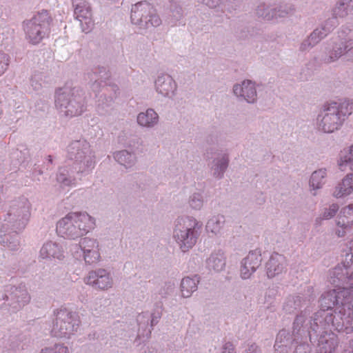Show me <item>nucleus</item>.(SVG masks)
I'll list each match as a JSON object with an SVG mask.
<instances>
[{"label":"nucleus","instance_id":"nucleus-27","mask_svg":"<svg viewBox=\"0 0 353 353\" xmlns=\"http://www.w3.org/2000/svg\"><path fill=\"white\" fill-rule=\"evenodd\" d=\"M41 353H68L67 347L55 345L54 348H46L42 350Z\"/></svg>","mask_w":353,"mask_h":353},{"label":"nucleus","instance_id":"nucleus-17","mask_svg":"<svg viewBox=\"0 0 353 353\" xmlns=\"http://www.w3.org/2000/svg\"><path fill=\"white\" fill-rule=\"evenodd\" d=\"M40 254L43 259L52 256L60 259L63 257L61 248L56 243L52 242L44 244L41 249Z\"/></svg>","mask_w":353,"mask_h":353},{"label":"nucleus","instance_id":"nucleus-39","mask_svg":"<svg viewBox=\"0 0 353 353\" xmlns=\"http://www.w3.org/2000/svg\"><path fill=\"white\" fill-rule=\"evenodd\" d=\"M352 276H353V275L351 276V277H352Z\"/></svg>","mask_w":353,"mask_h":353},{"label":"nucleus","instance_id":"nucleus-13","mask_svg":"<svg viewBox=\"0 0 353 353\" xmlns=\"http://www.w3.org/2000/svg\"><path fill=\"white\" fill-rule=\"evenodd\" d=\"M74 15L76 19H78L82 25L84 23L87 26V28L83 30H87L92 26V12L88 3L81 1L79 3L76 4Z\"/></svg>","mask_w":353,"mask_h":353},{"label":"nucleus","instance_id":"nucleus-29","mask_svg":"<svg viewBox=\"0 0 353 353\" xmlns=\"http://www.w3.org/2000/svg\"><path fill=\"white\" fill-rule=\"evenodd\" d=\"M8 57L4 53H0V75H1L8 65Z\"/></svg>","mask_w":353,"mask_h":353},{"label":"nucleus","instance_id":"nucleus-35","mask_svg":"<svg viewBox=\"0 0 353 353\" xmlns=\"http://www.w3.org/2000/svg\"><path fill=\"white\" fill-rule=\"evenodd\" d=\"M340 10L345 11V5L344 4H341L337 8V9H336L335 12H336V14H339L340 17H343L344 15L346 14V12H345L344 14H339V11H340Z\"/></svg>","mask_w":353,"mask_h":353},{"label":"nucleus","instance_id":"nucleus-36","mask_svg":"<svg viewBox=\"0 0 353 353\" xmlns=\"http://www.w3.org/2000/svg\"><path fill=\"white\" fill-rule=\"evenodd\" d=\"M227 165H228V160L226 159H223V161L221 162V163L220 165V169L221 170H223L226 168Z\"/></svg>","mask_w":353,"mask_h":353},{"label":"nucleus","instance_id":"nucleus-3","mask_svg":"<svg viewBox=\"0 0 353 353\" xmlns=\"http://www.w3.org/2000/svg\"><path fill=\"white\" fill-rule=\"evenodd\" d=\"M49 29V16L46 11L39 13L26 23V32L33 44L39 43Z\"/></svg>","mask_w":353,"mask_h":353},{"label":"nucleus","instance_id":"nucleus-19","mask_svg":"<svg viewBox=\"0 0 353 353\" xmlns=\"http://www.w3.org/2000/svg\"><path fill=\"white\" fill-rule=\"evenodd\" d=\"M197 285L194 279L186 277L183 279L181 283V291L183 297H189L192 293L196 291Z\"/></svg>","mask_w":353,"mask_h":353},{"label":"nucleus","instance_id":"nucleus-21","mask_svg":"<svg viewBox=\"0 0 353 353\" xmlns=\"http://www.w3.org/2000/svg\"><path fill=\"white\" fill-rule=\"evenodd\" d=\"M348 44H342V46H339V48H337V50H334L333 52H331V54L330 56V57L327 59V60L326 61V62L327 63H330V62H332V61H335L336 59H337L338 58H339L341 56H342L345 52H347V48H350L348 50H350L352 48V44H353V42H352L351 41H349L348 42Z\"/></svg>","mask_w":353,"mask_h":353},{"label":"nucleus","instance_id":"nucleus-15","mask_svg":"<svg viewBox=\"0 0 353 353\" xmlns=\"http://www.w3.org/2000/svg\"><path fill=\"white\" fill-rule=\"evenodd\" d=\"M156 88L158 92L164 96H168L175 90V83L169 75L159 77L156 81Z\"/></svg>","mask_w":353,"mask_h":353},{"label":"nucleus","instance_id":"nucleus-23","mask_svg":"<svg viewBox=\"0 0 353 353\" xmlns=\"http://www.w3.org/2000/svg\"><path fill=\"white\" fill-rule=\"evenodd\" d=\"M114 158L119 163L125 166H127V164H129L134 159L133 155L125 150L116 153Z\"/></svg>","mask_w":353,"mask_h":353},{"label":"nucleus","instance_id":"nucleus-20","mask_svg":"<svg viewBox=\"0 0 353 353\" xmlns=\"http://www.w3.org/2000/svg\"><path fill=\"white\" fill-rule=\"evenodd\" d=\"M326 175L325 170H319L312 173L310 179L311 186L314 189L320 188L323 183V179Z\"/></svg>","mask_w":353,"mask_h":353},{"label":"nucleus","instance_id":"nucleus-37","mask_svg":"<svg viewBox=\"0 0 353 353\" xmlns=\"http://www.w3.org/2000/svg\"><path fill=\"white\" fill-rule=\"evenodd\" d=\"M317 34H318V32H317V30L314 31V32L311 34V35H310V39H312L313 38H315V37L317 36Z\"/></svg>","mask_w":353,"mask_h":353},{"label":"nucleus","instance_id":"nucleus-38","mask_svg":"<svg viewBox=\"0 0 353 353\" xmlns=\"http://www.w3.org/2000/svg\"><path fill=\"white\" fill-rule=\"evenodd\" d=\"M52 159L51 156H49V161H50V162H52Z\"/></svg>","mask_w":353,"mask_h":353},{"label":"nucleus","instance_id":"nucleus-24","mask_svg":"<svg viewBox=\"0 0 353 353\" xmlns=\"http://www.w3.org/2000/svg\"><path fill=\"white\" fill-rule=\"evenodd\" d=\"M336 106L339 108V116L341 118L344 119L345 116L350 115L352 113L353 110V102L350 101H345L341 103L340 105L336 104Z\"/></svg>","mask_w":353,"mask_h":353},{"label":"nucleus","instance_id":"nucleus-32","mask_svg":"<svg viewBox=\"0 0 353 353\" xmlns=\"http://www.w3.org/2000/svg\"><path fill=\"white\" fill-rule=\"evenodd\" d=\"M204 3L210 8H214L219 5L220 0H203Z\"/></svg>","mask_w":353,"mask_h":353},{"label":"nucleus","instance_id":"nucleus-1","mask_svg":"<svg viewBox=\"0 0 353 353\" xmlns=\"http://www.w3.org/2000/svg\"><path fill=\"white\" fill-rule=\"evenodd\" d=\"M93 219L86 213L70 212L57 225V232L64 238L76 239L94 227Z\"/></svg>","mask_w":353,"mask_h":353},{"label":"nucleus","instance_id":"nucleus-28","mask_svg":"<svg viewBox=\"0 0 353 353\" xmlns=\"http://www.w3.org/2000/svg\"><path fill=\"white\" fill-rule=\"evenodd\" d=\"M339 210L336 204H332L328 209H326L323 213V219H329L333 217Z\"/></svg>","mask_w":353,"mask_h":353},{"label":"nucleus","instance_id":"nucleus-16","mask_svg":"<svg viewBox=\"0 0 353 353\" xmlns=\"http://www.w3.org/2000/svg\"><path fill=\"white\" fill-rule=\"evenodd\" d=\"M208 267L214 271H221L225 265V256L223 252L212 253L207 261Z\"/></svg>","mask_w":353,"mask_h":353},{"label":"nucleus","instance_id":"nucleus-2","mask_svg":"<svg viewBox=\"0 0 353 353\" xmlns=\"http://www.w3.org/2000/svg\"><path fill=\"white\" fill-rule=\"evenodd\" d=\"M339 168L342 171L349 168L353 170V145L347 150H343L340 153L339 161ZM353 192V173L347 176L338 184L333 192L334 196L341 198L350 195Z\"/></svg>","mask_w":353,"mask_h":353},{"label":"nucleus","instance_id":"nucleus-10","mask_svg":"<svg viewBox=\"0 0 353 353\" xmlns=\"http://www.w3.org/2000/svg\"><path fill=\"white\" fill-rule=\"evenodd\" d=\"M85 283L101 290H105L112 286V279L105 270L90 272L85 278Z\"/></svg>","mask_w":353,"mask_h":353},{"label":"nucleus","instance_id":"nucleus-14","mask_svg":"<svg viewBox=\"0 0 353 353\" xmlns=\"http://www.w3.org/2000/svg\"><path fill=\"white\" fill-rule=\"evenodd\" d=\"M233 90L235 95L243 97L249 103H252L256 99V92L254 83L251 81H245L242 85H234Z\"/></svg>","mask_w":353,"mask_h":353},{"label":"nucleus","instance_id":"nucleus-5","mask_svg":"<svg viewBox=\"0 0 353 353\" xmlns=\"http://www.w3.org/2000/svg\"><path fill=\"white\" fill-rule=\"evenodd\" d=\"M154 10L152 6L147 2L136 3L132 8L131 20L132 23L137 24L143 21L150 22L153 26L161 24V19L153 12Z\"/></svg>","mask_w":353,"mask_h":353},{"label":"nucleus","instance_id":"nucleus-26","mask_svg":"<svg viewBox=\"0 0 353 353\" xmlns=\"http://www.w3.org/2000/svg\"><path fill=\"white\" fill-rule=\"evenodd\" d=\"M220 222L218 221L216 219H210L206 225V230L208 232L212 233H217L220 230Z\"/></svg>","mask_w":353,"mask_h":353},{"label":"nucleus","instance_id":"nucleus-34","mask_svg":"<svg viewBox=\"0 0 353 353\" xmlns=\"http://www.w3.org/2000/svg\"><path fill=\"white\" fill-rule=\"evenodd\" d=\"M258 351V346L255 344H252L248 347V349L246 350V353H256Z\"/></svg>","mask_w":353,"mask_h":353},{"label":"nucleus","instance_id":"nucleus-8","mask_svg":"<svg viewBox=\"0 0 353 353\" xmlns=\"http://www.w3.org/2000/svg\"><path fill=\"white\" fill-rule=\"evenodd\" d=\"M71 319V313L67 312L66 310H60L53 325L52 334L56 337L68 336L74 330V325H78V323H72L70 321Z\"/></svg>","mask_w":353,"mask_h":353},{"label":"nucleus","instance_id":"nucleus-25","mask_svg":"<svg viewBox=\"0 0 353 353\" xmlns=\"http://www.w3.org/2000/svg\"><path fill=\"white\" fill-rule=\"evenodd\" d=\"M65 108H67L66 114L71 117L78 116L83 112V107L79 104H77V108H76L74 104L71 100L67 102Z\"/></svg>","mask_w":353,"mask_h":353},{"label":"nucleus","instance_id":"nucleus-4","mask_svg":"<svg viewBox=\"0 0 353 353\" xmlns=\"http://www.w3.org/2000/svg\"><path fill=\"white\" fill-rule=\"evenodd\" d=\"M182 221L183 226L180 223L179 228L175 230L174 237L182 251L186 252L196 243L195 227L197 224L194 220L190 219Z\"/></svg>","mask_w":353,"mask_h":353},{"label":"nucleus","instance_id":"nucleus-22","mask_svg":"<svg viewBox=\"0 0 353 353\" xmlns=\"http://www.w3.org/2000/svg\"><path fill=\"white\" fill-rule=\"evenodd\" d=\"M276 261L277 260H276L274 256H272L267 263V274L268 277H273L281 272L283 267L280 265H276Z\"/></svg>","mask_w":353,"mask_h":353},{"label":"nucleus","instance_id":"nucleus-18","mask_svg":"<svg viewBox=\"0 0 353 353\" xmlns=\"http://www.w3.org/2000/svg\"><path fill=\"white\" fill-rule=\"evenodd\" d=\"M158 119L157 114L152 109L146 112H141L137 117V122L142 126H150L157 123Z\"/></svg>","mask_w":353,"mask_h":353},{"label":"nucleus","instance_id":"nucleus-7","mask_svg":"<svg viewBox=\"0 0 353 353\" xmlns=\"http://www.w3.org/2000/svg\"><path fill=\"white\" fill-rule=\"evenodd\" d=\"M343 120L344 119L339 116L336 103L334 102L325 110L324 114L321 120L320 127L325 132L330 133L337 130Z\"/></svg>","mask_w":353,"mask_h":353},{"label":"nucleus","instance_id":"nucleus-33","mask_svg":"<svg viewBox=\"0 0 353 353\" xmlns=\"http://www.w3.org/2000/svg\"><path fill=\"white\" fill-rule=\"evenodd\" d=\"M190 205L193 208H200L202 205V201L200 199H198L196 201L194 200V199H192L191 201H190Z\"/></svg>","mask_w":353,"mask_h":353},{"label":"nucleus","instance_id":"nucleus-31","mask_svg":"<svg viewBox=\"0 0 353 353\" xmlns=\"http://www.w3.org/2000/svg\"><path fill=\"white\" fill-rule=\"evenodd\" d=\"M222 353H235L233 345L230 343H226L223 346Z\"/></svg>","mask_w":353,"mask_h":353},{"label":"nucleus","instance_id":"nucleus-9","mask_svg":"<svg viewBox=\"0 0 353 353\" xmlns=\"http://www.w3.org/2000/svg\"><path fill=\"white\" fill-rule=\"evenodd\" d=\"M337 225L339 229L336 234L339 236H343L346 233L352 232L353 206H348L342 210L338 217Z\"/></svg>","mask_w":353,"mask_h":353},{"label":"nucleus","instance_id":"nucleus-12","mask_svg":"<svg viewBox=\"0 0 353 353\" xmlns=\"http://www.w3.org/2000/svg\"><path fill=\"white\" fill-rule=\"evenodd\" d=\"M86 263L90 264L97 262L99 260V253L97 249V242L90 239H83L80 242Z\"/></svg>","mask_w":353,"mask_h":353},{"label":"nucleus","instance_id":"nucleus-6","mask_svg":"<svg viewBox=\"0 0 353 353\" xmlns=\"http://www.w3.org/2000/svg\"><path fill=\"white\" fill-rule=\"evenodd\" d=\"M352 292L350 288H339L329 291L322 296L321 299V305L323 310H327L332 308L335 305H344L349 302V296Z\"/></svg>","mask_w":353,"mask_h":353},{"label":"nucleus","instance_id":"nucleus-30","mask_svg":"<svg viewBox=\"0 0 353 353\" xmlns=\"http://www.w3.org/2000/svg\"><path fill=\"white\" fill-rule=\"evenodd\" d=\"M60 91L61 90L57 92L56 104L57 105L62 107L65 105V103H63V101L66 99V97L65 96V92L60 93Z\"/></svg>","mask_w":353,"mask_h":353},{"label":"nucleus","instance_id":"nucleus-11","mask_svg":"<svg viewBox=\"0 0 353 353\" xmlns=\"http://www.w3.org/2000/svg\"><path fill=\"white\" fill-rule=\"evenodd\" d=\"M261 256L256 252H250L243 260L241 267V275L243 279H248L260 265Z\"/></svg>","mask_w":353,"mask_h":353}]
</instances>
